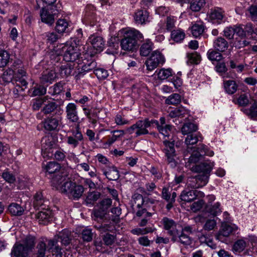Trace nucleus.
Wrapping results in <instances>:
<instances>
[{
    "mask_svg": "<svg viewBox=\"0 0 257 257\" xmlns=\"http://www.w3.org/2000/svg\"><path fill=\"white\" fill-rule=\"evenodd\" d=\"M70 232L67 230H63L62 231L59 232L58 238L60 239V241L62 244L65 245L69 244L70 241Z\"/></svg>",
    "mask_w": 257,
    "mask_h": 257,
    "instance_id": "nucleus-47",
    "label": "nucleus"
},
{
    "mask_svg": "<svg viewBox=\"0 0 257 257\" xmlns=\"http://www.w3.org/2000/svg\"><path fill=\"white\" fill-rule=\"evenodd\" d=\"M57 77V75L55 70H46L43 72L41 80L43 83H51Z\"/></svg>",
    "mask_w": 257,
    "mask_h": 257,
    "instance_id": "nucleus-34",
    "label": "nucleus"
},
{
    "mask_svg": "<svg viewBox=\"0 0 257 257\" xmlns=\"http://www.w3.org/2000/svg\"><path fill=\"white\" fill-rule=\"evenodd\" d=\"M149 14L147 11L139 10L135 14L134 19L138 24H143L148 21Z\"/></svg>",
    "mask_w": 257,
    "mask_h": 257,
    "instance_id": "nucleus-35",
    "label": "nucleus"
},
{
    "mask_svg": "<svg viewBox=\"0 0 257 257\" xmlns=\"http://www.w3.org/2000/svg\"><path fill=\"white\" fill-rule=\"evenodd\" d=\"M244 38H236L233 42V46L237 49L244 48L250 44V42L243 39Z\"/></svg>",
    "mask_w": 257,
    "mask_h": 257,
    "instance_id": "nucleus-51",
    "label": "nucleus"
},
{
    "mask_svg": "<svg viewBox=\"0 0 257 257\" xmlns=\"http://www.w3.org/2000/svg\"><path fill=\"white\" fill-rule=\"evenodd\" d=\"M154 123H157L156 120H150L148 118L140 120L130 127H127L126 131L130 134H132L135 132L136 137L147 135L149 134L148 128L154 126Z\"/></svg>",
    "mask_w": 257,
    "mask_h": 257,
    "instance_id": "nucleus-6",
    "label": "nucleus"
},
{
    "mask_svg": "<svg viewBox=\"0 0 257 257\" xmlns=\"http://www.w3.org/2000/svg\"><path fill=\"white\" fill-rule=\"evenodd\" d=\"M94 73L99 79H104L108 76V72L103 68H97L94 70Z\"/></svg>",
    "mask_w": 257,
    "mask_h": 257,
    "instance_id": "nucleus-64",
    "label": "nucleus"
},
{
    "mask_svg": "<svg viewBox=\"0 0 257 257\" xmlns=\"http://www.w3.org/2000/svg\"><path fill=\"white\" fill-rule=\"evenodd\" d=\"M57 68L59 70V73L61 77H65L70 75L72 71V68L70 63H65L60 66H57Z\"/></svg>",
    "mask_w": 257,
    "mask_h": 257,
    "instance_id": "nucleus-42",
    "label": "nucleus"
},
{
    "mask_svg": "<svg viewBox=\"0 0 257 257\" xmlns=\"http://www.w3.org/2000/svg\"><path fill=\"white\" fill-rule=\"evenodd\" d=\"M153 49V44L150 40H146L141 45L140 52L141 56H148Z\"/></svg>",
    "mask_w": 257,
    "mask_h": 257,
    "instance_id": "nucleus-37",
    "label": "nucleus"
},
{
    "mask_svg": "<svg viewBox=\"0 0 257 257\" xmlns=\"http://www.w3.org/2000/svg\"><path fill=\"white\" fill-rule=\"evenodd\" d=\"M238 230L237 226L235 224H225L222 225L221 229L219 232V236H228L231 234L235 233Z\"/></svg>",
    "mask_w": 257,
    "mask_h": 257,
    "instance_id": "nucleus-31",
    "label": "nucleus"
},
{
    "mask_svg": "<svg viewBox=\"0 0 257 257\" xmlns=\"http://www.w3.org/2000/svg\"><path fill=\"white\" fill-rule=\"evenodd\" d=\"M10 57V54L7 51L0 50V68H3L8 64Z\"/></svg>",
    "mask_w": 257,
    "mask_h": 257,
    "instance_id": "nucleus-46",
    "label": "nucleus"
},
{
    "mask_svg": "<svg viewBox=\"0 0 257 257\" xmlns=\"http://www.w3.org/2000/svg\"><path fill=\"white\" fill-rule=\"evenodd\" d=\"M246 246V242L243 239L237 240L233 244V249L234 251L241 252Z\"/></svg>",
    "mask_w": 257,
    "mask_h": 257,
    "instance_id": "nucleus-52",
    "label": "nucleus"
},
{
    "mask_svg": "<svg viewBox=\"0 0 257 257\" xmlns=\"http://www.w3.org/2000/svg\"><path fill=\"white\" fill-rule=\"evenodd\" d=\"M206 210L208 212L214 216L219 215L222 212L220 204L218 202L214 203L213 204H207Z\"/></svg>",
    "mask_w": 257,
    "mask_h": 257,
    "instance_id": "nucleus-40",
    "label": "nucleus"
},
{
    "mask_svg": "<svg viewBox=\"0 0 257 257\" xmlns=\"http://www.w3.org/2000/svg\"><path fill=\"white\" fill-rule=\"evenodd\" d=\"M42 37L47 44H53L59 39V36L54 32L45 33L42 35Z\"/></svg>",
    "mask_w": 257,
    "mask_h": 257,
    "instance_id": "nucleus-41",
    "label": "nucleus"
},
{
    "mask_svg": "<svg viewBox=\"0 0 257 257\" xmlns=\"http://www.w3.org/2000/svg\"><path fill=\"white\" fill-rule=\"evenodd\" d=\"M223 32V36L229 40L232 39L235 34L239 37L244 35V30L241 25L226 27L224 28Z\"/></svg>",
    "mask_w": 257,
    "mask_h": 257,
    "instance_id": "nucleus-16",
    "label": "nucleus"
},
{
    "mask_svg": "<svg viewBox=\"0 0 257 257\" xmlns=\"http://www.w3.org/2000/svg\"><path fill=\"white\" fill-rule=\"evenodd\" d=\"M205 4V0H192L190 3L189 8L193 12H199Z\"/></svg>",
    "mask_w": 257,
    "mask_h": 257,
    "instance_id": "nucleus-45",
    "label": "nucleus"
},
{
    "mask_svg": "<svg viewBox=\"0 0 257 257\" xmlns=\"http://www.w3.org/2000/svg\"><path fill=\"white\" fill-rule=\"evenodd\" d=\"M9 211L13 215L20 216L22 215L24 210L19 204L13 203L9 205Z\"/></svg>",
    "mask_w": 257,
    "mask_h": 257,
    "instance_id": "nucleus-43",
    "label": "nucleus"
},
{
    "mask_svg": "<svg viewBox=\"0 0 257 257\" xmlns=\"http://www.w3.org/2000/svg\"><path fill=\"white\" fill-rule=\"evenodd\" d=\"M165 146L163 151L165 154L166 161L172 168H175L178 164V159L174 148V144L165 140L163 141Z\"/></svg>",
    "mask_w": 257,
    "mask_h": 257,
    "instance_id": "nucleus-7",
    "label": "nucleus"
},
{
    "mask_svg": "<svg viewBox=\"0 0 257 257\" xmlns=\"http://www.w3.org/2000/svg\"><path fill=\"white\" fill-rule=\"evenodd\" d=\"M71 134L66 138V142L71 148H77L83 141V136L80 131L79 124H78L75 130L71 131Z\"/></svg>",
    "mask_w": 257,
    "mask_h": 257,
    "instance_id": "nucleus-9",
    "label": "nucleus"
},
{
    "mask_svg": "<svg viewBox=\"0 0 257 257\" xmlns=\"http://www.w3.org/2000/svg\"><path fill=\"white\" fill-rule=\"evenodd\" d=\"M181 102V96L179 94L174 93L171 94L166 100V103L168 104L176 105Z\"/></svg>",
    "mask_w": 257,
    "mask_h": 257,
    "instance_id": "nucleus-54",
    "label": "nucleus"
},
{
    "mask_svg": "<svg viewBox=\"0 0 257 257\" xmlns=\"http://www.w3.org/2000/svg\"><path fill=\"white\" fill-rule=\"evenodd\" d=\"M217 222L216 219L215 218H210L208 219L205 221L204 225L203 228L205 230L210 231L214 229L216 226Z\"/></svg>",
    "mask_w": 257,
    "mask_h": 257,
    "instance_id": "nucleus-59",
    "label": "nucleus"
},
{
    "mask_svg": "<svg viewBox=\"0 0 257 257\" xmlns=\"http://www.w3.org/2000/svg\"><path fill=\"white\" fill-rule=\"evenodd\" d=\"M2 177L6 182L9 183H13L16 180L15 176L8 170H6L3 172Z\"/></svg>",
    "mask_w": 257,
    "mask_h": 257,
    "instance_id": "nucleus-62",
    "label": "nucleus"
},
{
    "mask_svg": "<svg viewBox=\"0 0 257 257\" xmlns=\"http://www.w3.org/2000/svg\"><path fill=\"white\" fill-rule=\"evenodd\" d=\"M242 111L250 119L257 120V102H254L249 108H242Z\"/></svg>",
    "mask_w": 257,
    "mask_h": 257,
    "instance_id": "nucleus-36",
    "label": "nucleus"
},
{
    "mask_svg": "<svg viewBox=\"0 0 257 257\" xmlns=\"http://www.w3.org/2000/svg\"><path fill=\"white\" fill-rule=\"evenodd\" d=\"M52 216V213L49 209H43L37 213L36 218L40 224L46 225L50 221Z\"/></svg>",
    "mask_w": 257,
    "mask_h": 257,
    "instance_id": "nucleus-21",
    "label": "nucleus"
},
{
    "mask_svg": "<svg viewBox=\"0 0 257 257\" xmlns=\"http://www.w3.org/2000/svg\"><path fill=\"white\" fill-rule=\"evenodd\" d=\"M110 133L112 136L108 137L105 143V144L108 146L112 145L117 140L123 137L125 134L124 131L121 130L111 131Z\"/></svg>",
    "mask_w": 257,
    "mask_h": 257,
    "instance_id": "nucleus-33",
    "label": "nucleus"
},
{
    "mask_svg": "<svg viewBox=\"0 0 257 257\" xmlns=\"http://www.w3.org/2000/svg\"><path fill=\"white\" fill-rule=\"evenodd\" d=\"M218 51L209 50L207 52V57L211 61H218L222 59V55Z\"/></svg>",
    "mask_w": 257,
    "mask_h": 257,
    "instance_id": "nucleus-50",
    "label": "nucleus"
},
{
    "mask_svg": "<svg viewBox=\"0 0 257 257\" xmlns=\"http://www.w3.org/2000/svg\"><path fill=\"white\" fill-rule=\"evenodd\" d=\"M57 242L53 240H48L45 238L43 239L38 242L35 252L32 257H45L48 256L47 254L49 251L53 253H61V248L57 245Z\"/></svg>",
    "mask_w": 257,
    "mask_h": 257,
    "instance_id": "nucleus-5",
    "label": "nucleus"
},
{
    "mask_svg": "<svg viewBox=\"0 0 257 257\" xmlns=\"http://www.w3.org/2000/svg\"><path fill=\"white\" fill-rule=\"evenodd\" d=\"M204 155L211 157L214 155V152L209 150L207 147L201 145L197 151H194L192 153L189 158L188 163L190 164L196 163L199 160L200 157Z\"/></svg>",
    "mask_w": 257,
    "mask_h": 257,
    "instance_id": "nucleus-12",
    "label": "nucleus"
},
{
    "mask_svg": "<svg viewBox=\"0 0 257 257\" xmlns=\"http://www.w3.org/2000/svg\"><path fill=\"white\" fill-rule=\"evenodd\" d=\"M35 238L33 236H27L23 242V245L30 251L34 246Z\"/></svg>",
    "mask_w": 257,
    "mask_h": 257,
    "instance_id": "nucleus-56",
    "label": "nucleus"
},
{
    "mask_svg": "<svg viewBox=\"0 0 257 257\" xmlns=\"http://www.w3.org/2000/svg\"><path fill=\"white\" fill-rule=\"evenodd\" d=\"M63 85L60 83H58L49 88V93L52 95L60 94L63 90Z\"/></svg>",
    "mask_w": 257,
    "mask_h": 257,
    "instance_id": "nucleus-61",
    "label": "nucleus"
},
{
    "mask_svg": "<svg viewBox=\"0 0 257 257\" xmlns=\"http://www.w3.org/2000/svg\"><path fill=\"white\" fill-rule=\"evenodd\" d=\"M199 141L198 137L196 135L193 134L188 135L185 139V144L187 146L188 151L189 150H192V148H189V145H193L197 143Z\"/></svg>",
    "mask_w": 257,
    "mask_h": 257,
    "instance_id": "nucleus-55",
    "label": "nucleus"
},
{
    "mask_svg": "<svg viewBox=\"0 0 257 257\" xmlns=\"http://www.w3.org/2000/svg\"><path fill=\"white\" fill-rule=\"evenodd\" d=\"M213 165V163L211 162H205L193 165L191 170L199 174L195 177L188 178L186 183L187 187L195 189L204 186L208 182L209 173Z\"/></svg>",
    "mask_w": 257,
    "mask_h": 257,
    "instance_id": "nucleus-3",
    "label": "nucleus"
},
{
    "mask_svg": "<svg viewBox=\"0 0 257 257\" xmlns=\"http://www.w3.org/2000/svg\"><path fill=\"white\" fill-rule=\"evenodd\" d=\"M60 120L59 117H48L44 121V127L47 131L56 130L59 125Z\"/></svg>",
    "mask_w": 257,
    "mask_h": 257,
    "instance_id": "nucleus-26",
    "label": "nucleus"
},
{
    "mask_svg": "<svg viewBox=\"0 0 257 257\" xmlns=\"http://www.w3.org/2000/svg\"><path fill=\"white\" fill-rule=\"evenodd\" d=\"M205 26L203 23L199 22L193 24L190 28L191 32L194 37H198L204 31Z\"/></svg>",
    "mask_w": 257,
    "mask_h": 257,
    "instance_id": "nucleus-38",
    "label": "nucleus"
},
{
    "mask_svg": "<svg viewBox=\"0 0 257 257\" xmlns=\"http://www.w3.org/2000/svg\"><path fill=\"white\" fill-rule=\"evenodd\" d=\"M115 123L117 125H124L129 124L130 121L125 118L124 115L117 114L114 119Z\"/></svg>",
    "mask_w": 257,
    "mask_h": 257,
    "instance_id": "nucleus-57",
    "label": "nucleus"
},
{
    "mask_svg": "<svg viewBox=\"0 0 257 257\" xmlns=\"http://www.w3.org/2000/svg\"><path fill=\"white\" fill-rule=\"evenodd\" d=\"M96 62L94 61L87 60L86 63L82 66L81 70L78 69L77 76L80 77L83 76L86 72H89L95 68Z\"/></svg>",
    "mask_w": 257,
    "mask_h": 257,
    "instance_id": "nucleus-30",
    "label": "nucleus"
},
{
    "mask_svg": "<svg viewBox=\"0 0 257 257\" xmlns=\"http://www.w3.org/2000/svg\"><path fill=\"white\" fill-rule=\"evenodd\" d=\"M162 222L165 230L168 231V233L172 236V239L176 241L179 236V231L177 229V224L174 221L167 217L163 218Z\"/></svg>",
    "mask_w": 257,
    "mask_h": 257,
    "instance_id": "nucleus-13",
    "label": "nucleus"
},
{
    "mask_svg": "<svg viewBox=\"0 0 257 257\" xmlns=\"http://www.w3.org/2000/svg\"><path fill=\"white\" fill-rule=\"evenodd\" d=\"M45 169L46 172L49 174L56 173V174L53 177V179L56 176H58V178H60L62 175L65 173H67L63 169H61L60 165L55 162H50L47 164L45 166Z\"/></svg>",
    "mask_w": 257,
    "mask_h": 257,
    "instance_id": "nucleus-18",
    "label": "nucleus"
},
{
    "mask_svg": "<svg viewBox=\"0 0 257 257\" xmlns=\"http://www.w3.org/2000/svg\"><path fill=\"white\" fill-rule=\"evenodd\" d=\"M67 173H64L60 178L56 176L53 179L52 185L57 190L66 194L70 198L78 199L82 196L84 188L82 185L67 181Z\"/></svg>",
    "mask_w": 257,
    "mask_h": 257,
    "instance_id": "nucleus-2",
    "label": "nucleus"
},
{
    "mask_svg": "<svg viewBox=\"0 0 257 257\" xmlns=\"http://www.w3.org/2000/svg\"><path fill=\"white\" fill-rule=\"evenodd\" d=\"M246 64H238V61L236 60L230 59L228 61V66L231 69H236V71L237 73L242 72L246 66Z\"/></svg>",
    "mask_w": 257,
    "mask_h": 257,
    "instance_id": "nucleus-48",
    "label": "nucleus"
},
{
    "mask_svg": "<svg viewBox=\"0 0 257 257\" xmlns=\"http://www.w3.org/2000/svg\"><path fill=\"white\" fill-rule=\"evenodd\" d=\"M156 73H157L158 77L159 79L165 80L172 75V70L170 68H162L158 72L156 71Z\"/></svg>",
    "mask_w": 257,
    "mask_h": 257,
    "instance_id": "nucleus-49",
    "label": "nucleus"
},
{
    "mask_svg": "<svg viewBox=\"0 0 257 257\" xmlns=\"http://www.w3.org/2000/svg\"><path fill=\"white\" fill-rule=\"evenodd\" d=\"M101 171L103 175L109 180H116L119 177L118 170L113 166H110L107 169L101 167Z\"/></svg>",
    "mask_w": 257,
    "mask_h": 257,
    "instance_id": "nucleus-23",
    "label": "nucleus"
},
{
    "mask_svg": "<svg viewBox=\"0 0 257 257\" xmlns=\"http://www.w3.org/2000/svg\"><path fill=\"white\" fill-rule=\"evenodd\" d=\"M169 115L171 118L178 117L181 119H186L189 115V111L184 107L180 106L176 108L169 112Z\"/></svg>",
    "mask_w": 257,
    "mask_h": 257,
    "instance_id": "nucleus-22",
    "label": "nucleus"
},
{
    "mask_svg": "<svg viewBox=\"0 0 257 257\" xmlns=\"http://www.w3.org/2000/svg\"><path fill=\"white\" fill-rule=\"evenodd\" d=\"M223 88L226 93L231 95L237 91L238 85L234 80H224L223 81Z\"/></svg>",
    "mask_w": 257,
    "mask_h": 257,
    "instance_id": "nucleus-32",
    "label": "nucleus"
},
{
    "mask_svg": "<svg viewBox=\"0 0 257 257\" xmlns=\"http://www.w3.org/2000/svg\"><path fill=\"white\" fill-rule=\"evenodd\" d=\"M118 35H123L120 42V46L122 50L133 51L137 48V40L143 38V34L136 29H122L119 31Z\"/></svg>",
    "mask_w": 257,
    "mask_h": 257,
    "instance_id": "nucleus-4",
    "label": "nucleus"
},
{
    "mask_svg": "<svg viewBox=\"0 0 257 257\" xmlns=\"http://www.w3.org/2000/svg\"><path fill=\"white\" fill-rule=\"evenodd\" d=\"M20 63V60L15 61L10 67L6 70L3 75L0 77V81L3 82L4 83H8L11 82L14 78L16 77L15 67L17 66Z\"/></svg>",
    "mask_w": 257,
    "mask_h": 257,
    "instance_id": "nucleus-17",
    "label": "nucleus"
},
{
    "mask_svg": "<svg viewBox=\"0 0 257 257\" xmlns=\"http://www.w3.org/2000/svg\"><path fill=\"white\" fill-rule=\"evenodd\" d=\"M67 118L72 122H77L79 119L77 106L74 103H69L66 107Z\"/></svg>",
    "mask_w": 257,
    "mask_h": 257,
    "instance_id": "nucleus-19",
    "label": "nucleus"
},
{
    "mask_svg": "<svg viewBox=\"0 0 257 257\" xmlns=\"http://www.w3.org/2000/svg\"><path fill=\"white\" fill-rule=\"evenodd\" d=\"M165 62V58L159 51H154L151 56L146 61L147 70L152 71L156 68L159 64Z\"/></svg>",
    "mask_w": 257,
    "mask_h": 257,
    "instance_id": "nucleus-10",
    "label": "nucleus"
},
{
    "mask_svg": "<svg viewBox=\"0 0 257 257\" xmlns=\"http://www.w3.org/2000/svg\"><path fill=\"white\" fill-rule=\"evenodd\" d=\"M29 251L22 244H16L13 248L11 254L15 257H28Z\"/></svg>",
    "mask_w": 257,
    "mask_h": 257,
    "instance_id": "nucleus-27",
    "label": "nucleus"
},
{
    "mask_svg": "<svg viewBox=\"0 0 257 257\" xmlns=\"http://www.w3.org/2000/svg\"><path fill=\"white\" fill-rule=\"evenodd\" d=\"M61 5L57 4L51 8H42L40 12V17L42 22L52 25L55 21V16L61 11Z\"/></svg>",
    "mask_w": 257,
    "mask_h": 257,
    "instance_id": "nucleus-8",
    "label": "nucleus"
},
{
    "mask_svg": "<svg viewBox=\"0 0 257 257\" xmlns=\"http://www.w3.org/2000/svg\"><path fill=\"white\" fill-rule=\"evenodd\" d=\"M225 11L221 8L211 9L207 13V19L213 24H220L224 21Z\"/></svg>",
    "mask_w": 257,
    "mask_h": 257,
    "instance_id": "nucleus-11",
    "label": "nucleus"
},
{
    "mask_svg": "<svg viewBox=\"0 0 257 257\" xmlns=\"http://www.w3.org/2000/svg\"><path fill=\"white\" fill-rule=\"evenodd\" d=\"M160 123L157 120V123H154V126L157 127L159 132L164 137H169L171 134L172 126L166 124L165 118L164 117L160 118Z\"/></svg>",
    "mask_w": 257,
    "mask_h": 257,
    "instance_id": "nucleus-20",
    "label": "nucleus"
},
{
    "mask_svg": "<svg viewBox=\"0 0 257 257\" xmlns=\"http://www.w3.org/2000/svg\"><path fill=\"white\" fill-rule=\"evenodd\" d=\"M213 47L216 50L223 52L228 48V43L224 38L218 37L214 41Z\"/></svg>",
    "mask_w": 257,
    "mask_h": 257,
    "instance_id": "nucleus-29",
    "label": "nucleus"
},
{
    "mask_svg": "<svg viewBox=\"0 0 257 257\" xmlns=\"http://www.w3.org/2000/svg\"><path fill=\"white\" fill-rule=\"evenodd\" d=\"M70 24L65 19H59L56 24L55 30L60 34L69 33L70 31Z\"/></svg>",
    "mask_w": 257,
    "mask_h": 257,
    "instance_id": "nucleus-28",
    "label": "nucleus"
},
{
    "mask_svg": "<svg viewBox=\"0 0 257 257\" xmlns=\"http://www.w3.org/2000/svg\"><path fill=\"white\" fill-rule=\"evenodd\" d=\"M94 227L98 230L101 233L106 231H112L114 229L113 223L107 221H103L101 224H98L94 225Z\"/></svg>",
    "mask_w": 257,
    "mask_h": 257,
    "instance_id": "nucleus-39",
    "label": "nucleus"
},
{
    "mask_svg": "<svg viewBox=\"0 0 257 257\" xmlns=\"http://www.w3.org/2000/svg\"><path fill=\"white\" fill-rule=\"evenodd\" d=\"M96 159L98 160V162L100 164V167H103L101 165H104L106 167H108L110 166V162L107 158L102 155V154H98L95 156Z\"/></svg>",
    "mask_w": 257,
    "mask_h": 257,
    "instance_id": "nucleus-63",
    "label": "nucleus"
},
{
    "mask_svg": "<svg viewBox=\"0 0 257 257\" xmlns=\"http://www.w3.org/2000/svg\"><path fill=\"white\" fill-rule=\"evenodd\" d=\"M57 104L54 102H51L46 104L42 109V112L48 114L53 112L57 108Z\"/></svg>",
    "mask_w": 257,
    "mask_h": 257,
    "instance_id": "nucleus-60",
    "label": "nucleus"
},
{
    "mask_svg": "<svg viewBox=\"0 0 257 257\" xmlns=\"http://www.w3.org/2000/svg\"><path fill=\"white\" fill-rule=\"evenodd\" d=\"M42 155L44 158H54V159L62 161L65 157V152L61 149L52 150L51 148H45L43 147Z\"/></svg>",
    "mask_w": 257,
    "mask_h": 257,
    "instance_id": "nucleus-15",
    "label": "nucleus"
},
{
    "mask_svg": "<svg viewBox=\"0 0 257 257\" xmlns=\"http://www.w3.org/2000/svg\"><path fill=\"white\" fill-rule=\"evenodd\" d=\"M200 55L197 53H189L187 55V63L188 64H197L200 61Z\"/></svg>",
    "mask_w": 257,
    "mask_h": 257,
    "instance_id": "nucleus-53",
    "label": "nucleus"
},
{
    "mask_svg": "<svg viewBox=\"0 0 257 257\" xmlns=\"http://www.w3.org/2000/svg\"><path fill=\"white\" fill-rule=\"evenodd\" d=\"M184 33L180 30H174L172 32L171 38L177 42H180L184 39Z\"/></svg>",
    "mask_w": 257,
    "mask_h": 257,
    "instance_id": "nucleus-58",
    "label": "nucleus"
},
{
    "mask_svg": "<svg viewBox=\"0 0 257 257\" xmlns=\"http://www.w3.org/2000/svg\"><path fill=\"white\" fill-rule=\"evenodd\" d=\"M93 48L96 52H100L103 50L104 45V41L102 37L95 35H91L88 39Z\"/></svg>",
    "mask_w": 257,
    "mask_h": 257,
    "instance_id": "nucleus-24",
    "label": "nucleus"
},
{
    "mask_svg": "<svg viewBox=\"0 0 257 257\" xmlns=\"http://www.w3.org/2000/svg\"><path fill=\"white\" fill-rule=\"evenodd\" d=\"M175 20L173 17H168L166 22L161 21L158 25L159 28L158 31L160 33L164 32L166 30L171 31L175 26Z\"/></svg>",
    "mask_w": 257,
    "mask_h": 257,
    "instance_id": "nucleus-25",
    "label": "nucleus"
},
{
    "mask_svg": "<svg viewBox=\"0 0 257 257\" xmlns=\"http://www.w3.org/2000/svg\"><path fill=\"white\" fill-rule=\"evenodd\" d=\"M197 126L196 124L193 123L189 122L184 124L181 128V132L182 134L190 135L194 132H195L197 130Z\"/></svg>",
    "mask_w": 257,
    "mask_h": 257,
    "instance_id": "nucleus-44",
    "label": "nucleus"
},
{
    "mask_svg": "<svg viewBox=\"0 0 257 257\" xmlns=\"http://www.w3.org/2000/svg\"><path fill=\"white\" fill-rule=\"evenodd\" d=\"M80 47L75 43L67 42L65 44H61L55 47L51 53L50 58L54 62H58L60 60V56H63L64 60L67 62H74L82 59V54L80 53Z\"/></svg>",
    "mask_w": 257,
    "mask_h": 257,
    "instance_id": "nucleus-1",
    "label": "nucleus"
},
{
    "mask_svg": "<svg viewBox=\"0 0 257 257\" xmlns=\"http://www.w3.org/2000/svg\"><path fill=\"white\" fill-rule=\"evenodd\" d=\"M204 196V193L202 191L186 188L182 192L180 197L181 200L189 202L197 198H203Z\"/></svg>",
    "mask_w": 257,
    "mask_h": 257,
    "instance_id": "nucleus-14",
    "label": "nucleus"
}]
</instances>
